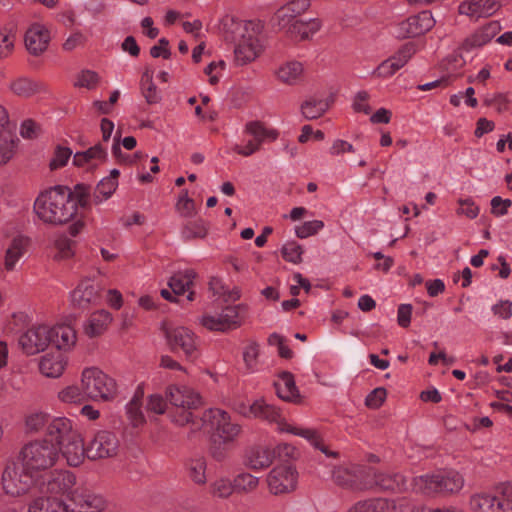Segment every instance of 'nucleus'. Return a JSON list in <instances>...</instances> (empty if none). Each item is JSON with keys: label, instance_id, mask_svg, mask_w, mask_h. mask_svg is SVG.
Instances as JSON below:
<instances>
[{"label": "nucleus", "instance_id": "nucleus-62", "mask_svg": "<svg viewBox=\"0 0 512 512\" xmlns=\"http://www.w3.org/2000/svg\"><path fill=\"white\" fill-rule=\"evenodd\" d=\"M284 5L297 18L309 9L311 2L310 0H290Z\"/></svg>", "mask_w": 512, "mask_h": 512}, {"label": "nucleus", "instance_id": "nucleus-43", "mask_svg": "<svg viewBox=\"0 0 512 512\" xmlns=\"http://www.w3.org/2000/svg\"><path fill=\"white\" fill-rule=\"evenodd\" d=\"M295 20H297V18L283 5L273 14L270 19V24L273 29L284 31L286 34L289 30V26H292Z\"/></svg>", "mask_w": 512, "mask_h": 512}, {"label": "nucleus", "instance_id": "nucleus-9", "mask_svg": "<svg viewBox=\"0 0 512 512\" xmlns=\"http://www.w3.org/2000/svg\"><path fill=\"white\" fill-rule=\"evenodd\" d=\"M66 505L68 512H101L106 509L107 501L86 485H78L69 494Z\"/></svg>", "mask_w": 512, "mask_h": 512}, {"label": "nucleus", "instance_id": "nucleus-8", "mask_svg": "<svg viewBox=\"0 0 512 512\" xmlns=\"http://www.w3.org/2000/svg\"><path fill=\"white\" fill-rule=\"evenodd\" d=\"M464 484L463 477L457 472L421 476L418 485L425 494H453L459 492Z\"/></svg>", "mask_w": 512, "mask_h": 512}, {"label": "nucleus", "instance_id": "nucleus-50", "mask_svg": "<svg viewBox=\"0 0 512 512\" xmlns=\"http://www.w3.org/2000/svg\"><path fill=\"white\" fill-rule=\"evenodd\" d=\"M259 354L260 347L256 341H250V343L244 348L243 360L248 371H255Z\"/></svg>", "mask_w": 512, "mask_h": 512}, {"label": "nucleus", "instance_id": "nucleus-64", "mask_svg": "<svg viewBox=\"0 0 512 512\" xmlns=\"http://www.w3.org/2000/svg\"><path fill=\"white\" fill-rule=\"evenodd\" d=\"M364 502L368 512H386L389 508V502L384 498H371Z\"/></svg>", "mask_w": 512, "mask_h": 512}, {"label": "nucleus", "instance_id": "nucleus-59", "mask_svg": "<svg viewBox=\"0 0 512 512\" xmlns=\"http://www.w3.org/2000/svg\"><path fill=\"white\" fill-rule=\"evenodd\" d=\"M83 391L77 386H68L59 392V398L63 402L77 403L83 400Z\"/></svg>", "mask_w": 512, "mask_h": 512}, {"label": "nucleus", "instance_id": "nucleus-49", "mask_svg": "<svg viewBox=\"0 0 512 512\" xmlns=\"http://www.w3.org/2000/svg\"><path fill=\"white\" fill-rule=\"evenodd\" d=\"M416 49L413 43L404 44L394 55L389 57V61L392 63L394 68L398 71L410 60L415 54Z\"/></svg>", "mask_w": 512, "mask_h": 512}, {"label": "nucleus", "instance_id": "nucleus-24", "mask_svg": "<svg viewBox=\"0 0 512 512\" xmlns=\"http://www.w3.org/2000/svg\"><path fill=\"white\" fill-rule=\"evenodd\" d=\"M195 277L196 272L193 269L178 271L169 279L168 285L175 295H183L188 292L187 300L193 301L195 293L191 287L194 285Z\"/></svg>", "mask_w": 512, "mask_h": 512}, {"label": "nucleus", "instance_id": "nucleus-3", "mask_svg": "<svg viewBox=\"0 0 512 512\" xmlns=\"http://www.w3.org/2000/svg\"><path fill=\"white\" fill-rule=\"evenodd\" d=\"M202 429L212 432V438L218 437L223 444L235 441L241 432L240 425L231 422L229 414L220 409L206 410L199 421L193 422V428L188 437L192 438L196 432Z\"/></svg>", "mask_w": 512, "mask_h": 512}, {"label": "nucleus", "instance_id": "nucleus-17", "mask_svg": "<svg viewBox=\"0 0 512 512\" xmlns=\"http://www.w3.org/2000/svg\"><path fill=\"white\" fill-rule=\"evenodd\" d=\"M275 455V449L269 446L254 445L245 451L244 465L252 470L266 469L273 463Z\"/></svg>", "mask_w": 512, "mask_h": 512}, {"label": "nucleus", "instance_id": "nucleus-32", "mask_svg": "<svg viewBox=\"0 0 512 512\" xmlns=\"http://www.w3.org/2000/svg\"><path fill=\"white\" fill-rule=\"evenodd\" d=\"M281 430H285L294 435L300 436L308 440L315 448L319 449L321 452L330 457H337V452H331L328 450L327 446L323 443V440L316 429L312 428H301L291 425H285V428H281Z\"/></svg>", "mask_w": 512, "mask_h": 512}, {"label": "nucleus", "instance_id": "nucleus-14", "mask_svg": "<svg viewBox=\"0 0 512 512\" xmlns=\"http://www.w3.org/2000/svg\"><path fill=\"white\" fill-rule=\"evenodd\" d=\"M434 25L435 20L432 13L422 11L398 23L395 26L394 34L400 39L418 37L428 32Z\"/></svg>", "mask_w": 512, "mask_h": 512}, {"label": "nucleus", "instance_id": "nucleus-33", "mask_svg": "<svg viewBox=\"0 0 512 512\" xmlns=\"http://www.w3.org/2000/svg\"><path fill=\"white\" fill-rule=\"evenodd\" d=\"M28 512H68V507L57 496H40L29 504Z\"/></svg>", "mask_w": 512, "mask_h": 512}, {"label": "nucleus", "instance_id": "nucleus-23", "mask_svg": "<svg viewBox=\"0 0 512 512\" xmlns=\"http://www.w3.org/2000/svg\"><path fill=\"white\" fill-rule=\"evenodd\" d=\"M75 475L67 470H61L52 475L47 482V492L50 496L66 495L69 500V494L76 487Z\"/></svg>", "mask_w": 512, "mask_h": 512}, {"label": "nucleus", "instance_id": "nucleus-10", "mask_svg": "<svg viewBox=\"0 0 512 512\" xmlns=\"http://www.w3.org/2000/svg\"><path fill=\"white\" fill-rule=\"evenodd\" d=\"M298 472L291 464L275 466L267 475L269 491L273 495L289 494L296 490Z\"/></svg>", "mask_w": 512, "mask_h": 512}, {"label": "nucleus", "instance_id": "nucleus-18", "mask_svg": "<svg viewBox=\"0 0 512 512\" xmlns=\"http://www.w3.org/2000/svg\"><path fill=\"white\" fill-rule=\"evenodd\" d=\"M59 448L60 456L62 455L70 466H79L87 456V447L78 431L72 433V436L60 444Z\"/></svg>", "mask_w": 512, "mask_h": 512}, {"label": "nucleus", "instance_id": "nucleus-36", "mask_svg": "<svg viewBox=\"0 0 512 512\" xmlns=\"http://www.w3.org/2000/svg\"><path fill=\"white\" fill-rule=\"evenodd\" d=\"M470 506L474 512H500L498 490L494 494L480 493L473 495Z\"/></svg>", "mask_w": 512, "mask_h": 512}, {"label": "nucleus", "instance_id": "nucleus-41", "mask_svg": "<svg viewBox=\"0 0 512 512\" xmlns=\"http://www.w3.org/2000/svg\"><path fill=\"white\" fill-rule=\"evenodd\" d=\"M330 107L327 100L308 99L301 105V112L307 120L320 118Z\"/></svg>", "mask_w": 512, "mask_h": 512}, {"label": "nucleus", "instance_id": "nucleus-54", "mask_svg": "<svg viewBox=\"0 0 512 512\" xmlns=\"http://www.w3.org/2000/svg\"><path fill=\"white\" fill-rule=\"evenodd\" d=\"M72 153L73 152L70 148L58 145L55 148L54 156L49 163L50 169L56 170L60 167L65 166L69 158L71 157Z\"/></svg>", "mask_w": 512, "mask_h": 512}, {"label": "nucleus", "instance_id": "nucleus-19", "mask_svg": "<svg viewBox=\"0 0 512 512\" xmlns=\"http://www.w3.org/2000/svg\"><path fill=\"white\" fill-rule=\"evenodd\" d=\"M261 51V45L256 36L249 33L242 35L234 49L235 62L237 65H246L254 61Z\"/></svg>", "mask_w": 512, "mask_h": 512}, {"label": "nucleus", "instance_id": "nucleus-38", "mask_svg": "<svg viewBox=\"0 0 512 512\" xmlns=\"http://www.w3.org/2000/svg\"><path fill=\"white\" fill-rule=\"evenodd\" d=\"M112 321L111 314L106 310H99L91 314L85 325V333L89 337H97L101 335Z\"/></svg>", "mask_w": 512, "mask_h": 512}, {"label": "nucleus", "instance_id": "nucleus-5", "mask_svg": "<svg viewBox=\"0 0 512 512\" xmlns=\"http://www.w3.org/2000/svg\"><path fill=\"white\" fill-rule=\"evenodd\" d=\"M372 476L373 467L367 465H341L332 471V480L337 486L354 492L372 490Z\"/></svg>", "mask_w": 512, "mask_h": 512}, {"label": "nucleus", "instance_id": "nucleus-51", "mask_svg": "<svg viewBox=\"0 0 512 512\" xmlns=\"http://www.w3.org/2000/svg\"><path fill=\"white\" fill-rule=\"evenodd\" d=\"M282 257L294 264L302 262L303 249L300 244L295 241L287 242L281 249Z\"/></svg>", "mask_w": 512, "mask_h": 512}, {"label": "nucleus", "instance_id": "nucleus-37", "mask_svg": "<svg viewBox=\"0 0 512 512\" xmlns=\"http://www.w3.org/2000/svg\"><path fill=\"white\" fill-rule=\"evenodd\" d=\"M29 244V239L23 236L15 237L5 254V269L7 271H13L17 261L24 255Z\"/></svg>", "mask_w": 512, "mask_h": 512}, {"label": "nucleus", "instance_id": "nucleus-48", "mask_svg": "<svg viewBox=\"0 0 512 512\" xmlns=\"http://www.w3.org/2000/svg\"><path fill=\"white\" fill-rule=\"evenodd\" d=\"M71 200H73L77 207L88 210L91 208L93 202V197L90 196V186L79 183L74 186V189L71 190Z\"/></svg>", "mask_w": 512, "mask_h": 512}, {"label": "nucleus", "instance_id": "nucleus-15", "mask_svg": "<svg viewBox=\"0 0 512 512\" xmlns=\"http://www.w3.org/2000/svg\"><path fill=\"white\" fill-rule=\"evenodd\" d=\"M49 326H33L20 335L18 345L26 355H35L44 351L51 342Z\"/></svg>", "mask_w": 512, "mask_h": 512}, {"label": "nucleus", "instance_id": "nucleus-7", "mask_svg": "<svg viewBox=\"0 0 512 512\" xmlns=\"http://www.w3.org/2000/svg\"><path fill=\"white\" fill-rule=\"evenodd\" d=\"M34 474L19 467L14 460L7 462L2 474V487L7 495L18 497L26 494L33 485Z\"/></svg>", "mask_w": 512, "mask_h": 512}, {"label": "nucleus", "instance_id": "nucleus-53", "mask_svg": "<svg viewBox=\"0 0 512 512\" xmlns=\"http://www.w3.org/2000/svg\"><path fill=\"white\" fill-rule=\"evenodd\" d=\"M100 77L98 73L92 70H82L77 75V80L74 83L75 87H83L89 90L97 87Z\"/></svg>", "mask_w": 512, "mask_h": 512}, {"label": "nucleus", "instance_id": "nucleus-11", "mask_svg": "<svg viewBox=\"0 0 512 512\" xmlns=\"http://www.w3.org/2000/svg\"><path fill=\"white\" fill-rule=\"evenodd\" d=\"M245 133L253 137L245 145H235L233 151L241 156L248 157L260 150L265 139L272 141L278 138V131L268 129L260 121H250L245 125Z\"/></svg>", "mask_w": 512, "mask_h": 512}, {"label": "nucleus", "instance_id": "nucleus-55", "mask_svg": "<svg viewBox=\"0 0 512 512\" xmlns=\"http://www.w3.org/2000/svg\"><path fill=\"white\" fill-rule=\"evenodd\" d=\"M497 490L500 512H512V483L502 484Z\"/></svg>", "mask_w": 512, "mask_h": 512}, {"label": "nucleus", "instance_id": "nucleus-21", "mask_svg": "<svg viewBox=\"0 0 512 512\" xmlns=\"http://www.w3.org/2000/svg\"><path fill=\"white\" fill-rule=\"evenodd\" d=\"M321 27L322 21L318 18H312L307 21L297 19L292 26H289V30L285 35L294 42L310 41Z\"/></svg>", "mask_w": 512, "mask_h": 512}, {"label": "nucleus", "instance_id": "nucleus-45", "mask_svg": "<svg viewBox=\"0 0 512 512\" xmlns=\"http://www.w3.org/2000/svg\"><path fill=\"white\" fill-rule=\"evenodd\" d=\"M207 234L208 224L202 219L187 222L181 231L183 239L187 241L193 239H203L207 236Z\"/></svg>", "mask_w": 512, "mask_h": 512}, {"label": "nucleus", "instance_id": "nucleus-22", "mask_svg": "<svg viewBox=\"0 0 512 512\" xmlns=\"http://www.w3.org/2000/svg\"><path fill=\"white\" fill-rule=\"evenodd\" d=\"M77 432L73 428L71 420L65 417H56L49 421L46 426L45 438L58 446L67 441L72 433Z\"/></svg>", "mask_w": 512, "mask_h": 512}, {"label": "nucleus", "instance_id": "nucleus-6", "mask_svg": "<svg viewBox=\"0 0 512 512\" xmlns=\"http://www.w3.org/2000/svg\"><path fill=\"white\" fill-rule=\"evenodd\" d=\"M83 394L91 400H110L116 394V383L98 368H86L81 379Z\"/></svg>", "mask_w": 512, "mask_h": 512}, {"label": "nucleus", "instance_id": "nucleus-47", "mask_svg": "<svg viewBox=\"0 0 512 512\" xmlns=\"http://www.w3.org/2000/svg\"><path fill=\"white\" fill-rule=\"evenodd\" d=\"M235 492L237 493H250L259 485V480L257 477L251 475L250 473L243 472L236 475L233 479Z\"/></svg>", "mask_w": 512, "mask_h": 512}, {"label": "nucleus", "instance_id": "nucleus-56", "mask_svg": "<svg viewBox=\"0 0 512 512\" xmlns=\"http://www.w3.org/2000/svg\"><path fill=\"white\" fill-rule=\"evenodd\" d=\"M324 226L320 220H312L304 222L302 225L295 228L296 236L303 239L316 234Z\"/></svg>", "mask_w": 512, "mask_h": 512}, {"label": "nucleus", "instance_id": "nucleus-12", "mask_svg": "<svg viewBox=\"0 0 512 512\" xmlns=\"http://www.w3.org/2000/svg\"><path fill=\"white\" fill-rule=\"evenodd\" d=\"M120 448V441L114 432L98 431L87 445V457L99 460L115 457Z\"/></svg>", "mask_w": 512, "mask_h": 512}, {"label": "nucleus", "instance_id": "nucleus-4", "mask_svg": "<svg viewBox=\"0 0 512 512\" xmlns=\"http://www.w3.org/2000/svg\"><path fill=\"white\" fill-rule=\"evenodd\" d=\"M166 398L175 407L170 415L172 421L179 426L191 424L192 429L193 422L200 418L192 410L202 405L201 396L190 387L171 385L166 390Z\"/></svg>", "mask_w": 512, "mask_h": 512}, {"label": "nucleus", "instance_id": "nucleus-61", "mask_svg": "<svg viewBox=\"0 0 512 512\" xmlns=\"http://www.w3.org/2000/svg\"><path fill=\"white\" fill-rule=\"evenodd\" d=\"M512 205L510 199H502L500 196H495L491 200V212L496 216H503L507 214L508 208Z\"/></svg>", "mask_w": 512, "mask_h": 512}, {"label": "nucleus", "instance_id": "nucleus-28", "mask_svg": "<svg viewBox=\"0 0 512 512\" xmlns=\"http://www.w3.org/2000/svg\"><path fill=\"white\" fill-rule=\"evenodd\" d=\"M50 344H53L58 350H69L77 340L76 331L69 325H57L49 327Z\"/></svg>", "mask_w": 512, "mask_h": 512}, {"label": "nucleus", "instance_id": "nucleus-2", "mask_svg": "<svg viewBox=\"0 0 512 512\" xmlns=\"http://www.w3.org/2000/svg\"><path fill=\"white\" fill-rule=\"evenodd\" d=\"M59 459L60 448L48 439L29 441L17 455L18 462L34 475L52 468Z\"/></svg>", "mask_w": 512, "mask_h": 512}, {"label": "nucleus", "instance_id": "nucleus-31", "mask_svg": "<svg viewBox=\"0 0 512 512\" xmlns=\"http://www.w3.org/2000/svg\"><path fill=\"white\" fill-rule=\"evenodd\" d=\"M249 415L278 424L283 420L280 410L263 399H258L249 406Z\"/></svg>", "mask_w": 512, "mask_h": 512}, {"label": "nucleus", "instance_id": "nucleus-57", "mask_svg": "<svg viewBox=\"0 0 512 512\" xmlns=\"http://www.w3.org/2000/svg\"><path fill=\"white\" fill-rule=\"evenodd\" d=\"M49 423V417L45 413H34L27 417L26 426L30 432H38Z\"/></svg>", "mask_w": 512, "mask_h": 512}, {"label": "nucleus", "instance_id": "nucleus-46", "mask_svg": "<svg viewBox=\"0 0 512 512\" xmlns=\"http://www.w3.org/2000/svg\"><path fill=\"white\" fill-rule=\"evenodd\" d=\"M118 187V180L103 178L95 187L93 202L98 205L109 199Z\"/></svg>", "mask_w": 512, "mask_h": 512}, {"label": "nucleus", "instance_id": "nucleus-60", "mask_svg": "<svg viewBox=\"0 0 512 512\" xmlns=\"http://www.w3.org/2000/svg\"><path fill=\"white\" fill-rule=\"evenodd\" d=\"M150 55L153 58L163 57L164 59H169L171 57V51L168 39H159L158 44L151 47Z\"/></svg>", "mask_w": 512, "mask_h": 512}, {"label": "nucleus", "instance_id": "nucleus-52", "mask_svg": "<svg viewBox=\"0 0 512 512\" xmlns=\"http://www.w3.org/2000/svg\"><path fill=\"white\" fill-rule=\"evenodd\" d=\"M233 480L218 479L211 484V494L218 498H228L235 492Z\"/></svg>", "mask_w": 512, "mask_h": 512}, {"label": "nucleus", "instance_id": "nucleus-26", "mask_svg": "<svg viewBox=\"0 0 512 512\" xmlns=\"http://www.w3.org/2000/svg\"><path fill=\"white\" fill-rule=\"evenodd\" d=\"M497 25L494 23H490L476 30L473 34L465 38L462 42L459 50H464L466 52L471 51L475 48H480L487 43H489L496 35Z\"/></svg>", "mask_w": 512, "mask_h": 512}, {"label": "nucleus", "instance_id": "nucleus-40", "mask_svg": "<svg viewBox=\"0 0 512 512\" xmlns=\"http://www.w3.org/2000/svg\"><path fill=\"white\" fill-rule=\"evenodd\" d=\"M207 462L204 457H197L187 461V475L197 485H204L206 478Z\"/></svg>", "mask_w": 512, "mask_h": 512}, {"label": "nucleus", "instance_id": "nucleus-27", "mask_svg": "<svg viewBox=\"0 0 512 512\" xmlns=\"http://www.w3.org/2000/svg\"><path fill=\"white\" fill-rule=\"evenodd\" d=\"M499 5L495 0H472L464 1L459 7V13L467 16L485 17L490 16L498 9Z\"/></svg>", "mask_w": 512, "mask_h": 512}, {"label": "nucleus", "instance_id": "nucleus-42", "mask_svg": "<svg viewBox=\"0 0 512 512\" xmlns=\"http://www.w3.org/2000/svg\"><path fill=\"white\" fill-rule=\"evenodd\" d=\"M141 91L148 104H157L161 100L157 86L153 82V72L146 69L141 78Z\"/></svg>", "mask_w": 512, "mask_h": 512}, {"label": "nucleus", "instance_id": "nucleus-16", "mask_svg": "<svg viewBox=\"0 0 512 512\" xmlns=\"http://www.w3.org/2000/svg\"><path fill=\"white\" fill-rule=\"evenodd\" d=\"M101 291L102 288L97 282L85 278L80 281L71 293L72 305L82 310L98 305L101 300Z\"/></svg>", "mask_w": 512, "mask_h": 512}, {"label": "nucleus", "instance_id": "nucleus-20", "mask_svg": "<svg viewBox=\"0 0 512 512\" xmlns=\"http://www.w3.org/2000/svg\"><path fill=\"white\" fill-rule=\"evenodd\" d=\"M25 46L30 54L38 56L48 47L49 31L41 24H33L25 33Z\"/></svg>", "mask_w": 512, "mask_h": 512}, {"label": "nucleus", "instance_id": "nucleus-13", "mask_svg": "<svg viewBox=\"0 0 512 512\" xmlns=\"http://www.w3.org/2000/svg\"><path fill=\"white\" fill-rule=\"evenodd\" d=\"M163 331L171 351L181 350L189 360L198 357L196 337L191 330L185 327H163Z\"/></svg>", "mask_w": 512, "mask_h": 512}, {"label": "nucleus", "instance_id": "nucleus-25", "mask_svg": "<svg viewBox=\"0 0 512 512\" xmlns=\"http://www.w3.org/2000/svg\"><path fill=\"white\" fill-rule=\"evenodd\" d=\"M372 489L379 488L383 491L400 492L405 485V479L398 473H385L373 468L371 477Z\"/></svg>", "mask_w": 512, "mask_h": 512}, {"label": "nucleus", "instance_id": "nucleus-1", "mask_svg": "<svg viewBox=\"0 0 512 512\" xmlns=\"http://www.w3.org/2000/svg\"><path fill=\"white\" fill-rule=\"evenodd\" d=\"M71 189L56 185L42 191L34 202V212L44 223L62 225L77 213V205L71 200Z\"/></svg>", "mask_w": 512, "mask_h": 512}, {"label": "nucleus", "instance_id": "nucleus-35", "mask_svg": "<svg viewBox=\"0 0 512 512\" xmlns=\"http://www.w3.org/2000/svg\"><path fill=\"white\" fill-rule=\"evenodd\" d=\"M247 314V306L244 304H238L236 306H228L222 310L219 317L222 321V325L225 330L236 329L240 327Z\"/></svg>", "mask_w": 512, "mask_h": 512}, {"label": "nucleus", "instance_id": "nucleus-63", "mask_svg": "<svg viewBox=\"0 0 512 512\" xmlns=\"http://www.w3.org/2000/svg\"><path fill=\"white\" fill-rule=\"evenodd\" d=\"M73 244L74 241L67 238L66 236H61L56 240L55 246L58 249L61 258H69L70 256L73 255Z\"/></svg>", "mask_w": 512, "mask_h": 512}, {"label": "nucleus", "instance_id": "nucleus-29", "mask_svg": "<svg viewBox=\"0 0 512 512\" xmlns=\"http://www.w3.org/2000/svg\"><path fill=\"white\" fill-rule=\"evenodd\" d=\"M280 382H275L277 396L284 401L299 402L300 394L291 372L282 371L279 373Z\"/></svg>", "mask_w": 512, "mask_h": 512}, {"label": "nucleus", "instance_id": "nucleus-30", "mask_svg": "<svg viewBox=\"0 0 512 512\" xmlns=\"http://www.w3.org/2000/svg\"><path fill=\"white\" fill-rule=\"evenodd\" d=\"M17 137L10 122L0 129V166L7 164L16 152Z\"/></svg>", "mask_w": 512, "mask_h": 512}, {"label": "nucleus", "instance_id": "nucleus-34", "mask_svg": "<svg viewBox=\"0 0 512 512\" xmlns=\"http://www.w3.org/2000/svg\"><path fill=\"white\" fill-rule=\"evenodd\" d=\"M66 366L64 356L57 352L56 354H46L39 363L41 373L47 377L56 378L62 375Z\"/></svg>", "mask_w": 512, "mask_h": 512}, {"label": "nucleus", "instance_id": "nucleus-39", "mask_svg": "<svg viewBox=\"0 0 512 512\" xmlns=\"http://www.w3.org/2000/svg\"><path fill=\"white\" fill-rule=\"evenodd\" d=\"M43 88V84L27 77H19L13 80L9 85L10 91L21 98H30L41 92Z\"/></svg>", "mask_w": 512, "mask_h": 512}, {"label": "nucleus", "instance_id": "nucleus-58", "mask_svg": "<svg viewBox=\"0 0 512 512\" xmlns=\"http://www.w3.org/2000/svg\"><path fill=\"white\" fill-rule=\"evenodd\" d=\"M386 396L387 391L385 388H375L367 395L365 399V405L372 409H378L384 403Z\"/></svg>", "mask_w": 512, "mask_h": 512}, {"label": "nucleus", "instance_id": "nucleus-44", "mask_svg": "<svg viewBox=\"0 0 512 512\" xmlns=\"http://www.w3.org/2000/svg\"><path fill=\"white\" fill-rule=\"evenodd\" d=\"M303 66L300 62L291 61L282 65L277 71L280 81L287 84H294L301 77Z\"/></svg>", "mask_w": 512, "mask_h": 512}]
</instances>
